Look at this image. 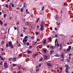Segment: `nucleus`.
Here are the masks:
<instances>
[{
	"mask_svg": "<svg viewBox=\"0 0 73 73\" xmlns=\"http://www.w3.org/2000/svg\"><path fill=\"white\" fill-rule=\"evenodd\" d=\"M7 63L6 62L4 63V66L5 69H7V68H8V66H7Z\"/></svg>",
	"mask_w": 73,
	"mask_h": 73,
	"instance_id": "nucleus-1",
	"label": "nucleus"
},
{
	"mask_svg": "<svg viewBox=\"0 0 73 73\" xmlns=\"http://www.w3.org/2000/svg\"><path fill=\"white\" fill-rule=\"evenodd\" d=\"M27 41V39H25V38H24V39L23 40V42L24 43V45H26V42Z\"/></svg>",
	"mask_w": 73,
	"mask_h": 73,
	"instance_id": "nucleus-2",
	"label": "nucleus"
},
{
	"mask_svg": "<svg viewBox=\"0 0 73 73\" xmlns=\"http://www.w3.org/2000/svg\"><path fill=\"white\" fill-rule=\"evenodd\" d=\"M1 60V61H4V59L3 58V55L1 54L0 55V60Z\"/></svg>",
	"mask_w": 73,
	"mask_h": 73,
	"instance_id": "nucleus-3",
	"label": "nucleus"
},
{
	"mask_svg": "<svg viewBox=\"0 0 73 73\" xmlns=\"http://www.w3.org/2000/svg\"><path fill=\"white\" fill-rule=\"evenodd\" d=\"M41 28H40V31H43L44 30V26H40Z\"/></svg>",
	"mask_w": 73,
	"mask_h": 73,
	"instance_id": "nucleus-4",
	"label": "nucleus"
},
{
	"mask_svg": "<svg viewBox=\"0 0 73 73\" xmlns=\"http://www.w3.org/2000/svg\"><path fill=\"white\" fill-rule=\"evenodd\" d=\"M41 64H40L38 66H36V69H37V68H40V67L41 66Z\"/></svg>",
	"mask_w": 73,
	"mask_h": 73,
	"instance_id": "nucleus-5",
	"label": "nucleus"
},
{
	"mask_svg": "<svg viewBox=\"0 0 73 73\" xmlns=\"http://www.w3.org/2000/svg\"><path fill=\"white\" fill-rule=\"evenodd\" d=\"M9 47H11V46L12 45V43L11 42H9Z\"/></svg>",
	"mask_w": 73,
	"mask_h": 73,
	"instance_id": "nucleus-6",
	"label": "nucleus"
},
{
	"mask_svg": "<svg viewBox=\"0 0 73 73\" xmlns=\"http://www.w3.org/2000/svg\"><path fill=\"white\" fill-rule=\"evenodd\" d=\"M44 25H45V23L44 22H42L41 25H40V26H44Z\"/></svg>",
	"mask_w": 73,
	"mask_h": 73,
	"instance_id": "nucleus-7",
	"label": "nucleus"
},
{
	"mask_svg": "<svg viewBox=\"0 0 73 73\" xmlns=\"http://www.w3.org/2000/svg\"><path fill=\"white\" fill-rule=\"evenodd\" d=\"M65 72L66 73H70L68 71V68H66Z\"/></svg>",
	"mask_w": 73,
	"mask_h": 73,
	"instance_id": "nucleus-8",
	"label": "nucleus"
},
{
	"mask_svg": "<svg viewBox=\"0 0 73 73\" xmlns=\"http://www.w3.org/2000/svg\"><path fill=\"white\" fill-rule=\"evenodd\" d=\"M43 52L44 53H46V50L44 49L43 50Z\"/></svg>",
	"mask_w": 73,
	"mask_h": 73,
	"instance_id": "nucleus-9",
	"label": "nucleus"
},
{
	"mask_svg": "<svg viewBox=\"0 0 73 73\" xmlns=\"http://www.w3.org/2000/svg\"><path fill=\"white\" fill-rule=\"evenodd\" d=\"M43 43L44 44H45V43H46V40H44V41H43Z\"/></svg>",
	"mask_w": 73,
	"mask_h": 73,
	"instance_id": "nucleus-10",
	"label": "nucleus"
},
{
	"mask_svg": "<svg viewBox=\"0 0 73 73\" xmlns=\"http://www.w3.org/2000/svg\"><path fill=\"white\" fill-rule=\"evenodd\" d=\"M16 60V59L15 58H14L13 59V62H15V61Z\"/></svg>",
	"mask_w": 73,
	"mask_h": 73,
	"instance_id": "nucleus-11",
	"label": "nucleus"
},
{
	"mask_svg": "<svg viewBox=\"0 0 73 73\" xmlns=\"http://www.w3.org/2000/svg\"><path fill=\"white\" fill-rule=\"evenodd\" d=\"M47 65L48 66H49V67H50V66H51V64H50L49 63H48L47 64Z\"/></svg>",
	"mask_w": 73,
	"mask_h": 73,
	"instance_id": "nucleus-12",
	"label": "nucleus"
},
{
	"mask_svg": "<svg viewBox=\"0 0 73 73\" xmlns=\"http://www.w3.org/2000/svg\"><path fill=\"white\" fill-rule=\"evenodd\" d=\"M59 19V18L57 17H55V19H56V20H58Z\"/></svg>",
	"mask_w": 73,
	"mask_h": 73,
	"instance_id": "nucleus-13",
	"label": "nucleus"
},
{
	"mask_svg": "<svg viewBox=\"0 0 73 73\" xmlns=\"http://www.w3.org/2000/svg\"><path fill=\"white\" fill-rule=\"evenodd\" d=\"M42 60H43V58H41L39 60V62H41V61H42Z\"/></svg>",
	"mask_w": 73,
	"mask_h": 73,
	"instance_id": "nucleus-14",
	"label": "nucleus"
},
{
	"mask_svg": "<svg viewBox=\"0 0 73 73\" xmlns=\"http://www.w3.org/2000/svg\"><path fill=\"white\" fill-rule=\"evenodd\" d=\"M16 65H17V64H13V67H15L16 66Z\"/></svg>",
	"mask_w": 73,
	"mask_h": 73,
	"instance_id": "nucleus-15",
	"label": "nucleus"
},
{
	"mask_svg": "<svg viewBox=\"0 0 73 73\" xmlns=\"http://www.w3.org/2000/svg\"><path fill=\"white\" fill-rule=\"evenodd\" d=\"M9 45L8 44V43H7L6 44V47H7V48H8V47H9Z\"/></svg>",
	"mask_w": 73,
	"mask_h": 73,
	"instance_id": "nucleus-16",
	"label": "nucleus"
},
{
	"mask_svg": "<svg viewBox=\"0 0 73 73\" xmlns=\"http://www.w3.org/2000/svg\"><path fill=\"white\" fill-rule=\"evenodd\" d=\"M35 34L36 35H39V32H36L35 33Z\"/></svg>",
	"mask_w": 73,
	"mask_h": 73,
	"instance_id": "nucleus-17",
	"label": "nucleus"
},
{
	"mask_svg": "<svg viewBox=\"0 0 73 73\" xmlns=\"http://www.w3.org/2000/svg\"><path fill=\"white\" fill-rule=\"evenodd\" d=\"M42 48V45H40L39 46V49H41Z\"/></svg>",
	"mask_w": 73,
	"mask_h": 73,
	"instance_id": "nucleus-18",
	"label": "nucleus"
},
{
	"mask_svg": "<svg viewBox=\"0 0 73 73\" xmlns=\"http://www.w3.org/2000/svg\"><path fill=\"white\" fill-rule=\"evenodd\" d=\"M44 58H45V60H47V59L48 58V56H45Z\"/></svg>",
	"mask_w": 73,
	"mask_h": 73,
	"instance_id": "nucleus-19",
	"label": "nucleus"
},
{
	"mask_svg": "<svg viewBox=\"0 0 73 73\" xmlns=\"http://www.w3.org/2000/svg\"><path fill=\"white\" fill-rule=\"evenodd\" d=\"M39 18H38L37 20L36 21V23H37L38 22V20H39Z\"/></svg>",
	"mask_w": 73,
	"mask_h": 73,
	"instance_id": "nucleus-20",
	"label": "nucleus"
},
{
	"mask_svg": "<svg viewBox=\"0 0 73 73\" xmlns=\"http://www.w3.org/2000/svg\"><path fill=\"white\" fill-rule=\"evenodd\" d=\"M0 24H1V25H3V22H2V21H1L0 20Z\"/></svg>",
	"mask_w": 73,
	"mask_h": 73,
	"instance_id": "nucleus-21",
	"label": "nucleus"
},
{
	"mask_svg": "<svg viewBox=\"0 0 73 73\" xmlns=\"http://www.w3.org/2000/svg\"><path fill=\"white\" fill-rule=\"evenodd\" d=\"M27 53H28L29 54H30V53H32V52L29 51L27 52Z\"/></svg>",
	"mask_w": 73,
	"mask_h": 73,
	"instance_id": "nucleus-22",
	"label": "nucleus"
},
{
	"mask_svg": "<svg viewBox=\"0 0 73 73\" xmlns=\"http://www.w3.org/2000/svg\"><path fill=\"white\" fill-rule=\"evenodd\" d=\"M57 46L58 47V46H60V44H58V43L57 42Z\"/></svg>",
	"mask_w": 73,
	"mask_h": 73,
	"instance_id": "nucleus-23",
	"label": "nucleus"
},
{
	"mask_svg": "<svg viewBox=\"0 0 73 73\" xmlns=\"http://www.w3.org/2000/svg\"><path fill=\"white\" fill-rule=\"evenodd\" d=\"M11 5L12 7H14L15 6H14V5L12 4V3H11Z\"/></svg>",
	"mask_w": 73,
	"mask_h": 73,
	"instance_id": "nucleus-24",
	"label": "nucleus"
},
{
	"mask_svg": "<svg viewBox=\"0 0 73 73\" xmlns=\"http://www.w3.org/2000/svg\"><path fill=\"white\" fill-rule=\"evenodd\" d=\"M34 55H35V57H36V56H37L38 55V54H37V53L35 54Z\"/></svg>",
	"mask_w": 73,
	"mask_h": 73,
	"instance_id": "nucleus-25",
	"label": "nucleus"
},
{
	"mask_svg": "<svg viewBox=\"0 0 73 73\" xmlns=\"http://www.w3.org/2000/svg\"><path fill=\"white\" fill-rule=\"evenodd\" d=\"M6 16H7V15L6 14H4V18H5Z\"/></svg>",
	"mask_w": 73,
	"mask_h": 73,
	"instance_id": "nucleus-26",
	"label": "nucleus"
},
{
	"mask_svg": "<svg viewBox=\"0 0 73 73\" xmlns=\"http://www.w3.org/2000/svg\"><path fill=\"white\" fill-rule=\"evenodd\" d=\"M34 45H37V43H36V42H34Z\"/></svg>",
	"mask_w": 73,
	"mask_h": 73,
	"instance_id": "nucleus-27",
	"label": "nucleus"
},
{
	"mask_svg": "<svg viewBox=\"0 0 73 73\" xmlns=\"http://www.w3.org/2000/svg\"><path fill=\"white\" fill-rule=\"evenodd\" d=\"M21 12H23V9L22 8L21 9Z\"/></svg>",
	"mask_w": 73,
	"mask_h": 73,
	"instance_id": "nucleus-28",
	"label": "nucleus"
},
{
	"mask_svg": "<svg viewBox=\"0 0 73 73\" xmlns=\"http://www.w3.org/2000/svg\"><path fill=\"white\" fill-rule=\"evenodd\" d=\"M21 57H22V54L21 55H19V58H21Z\"/></svg>",
	"mask_w": 73,
	"mask_h": 73,
	"instance_id": "nucleus-29",
	"label": "nucleus"
},
{
	"mask_svg": "<svg viewBox=\"0 0 73 73\" xmlns=\"http://www.w3.org/2000/svg\"><path fill=\"white\" fill-rule=\"evenodd\" d=\"M23 7H24V8L25 7V3H23Z\"/></svg>",
	"mask_w": 73,
	"mask_h": 73,
	"instance_id": "nucleus-30",
	"label": "nucleus"
},
{
	"mask_svg": "<svg viewBox=\"0 0 73 73\" xmlns=\"http://www.w3.org/2000/svg\"><path fill=\"white\" fill-rule=\"evenodd\" d=\"M67 50L69 52V51L70 50V48H68V49H67Z\"/></svg>",
	"mask_w": 73,
	"mask_h": 73,
	"instance_id": "nucleus-31",
	"label": "nucleus"
},
{
	"mask_svg": "<svg viewBox=\"0 0 73 73\" xmlns=\"http://www.w3.org/2000/svg\"><path fill=\"white\" fill-rule=\"evenodd\" d=\"M50 49H53V46H51Z\"/></svg>",
	"mask_w": 73,
	"mask_h": 73,
	"instance_id": "nucleus-32",
	"label": "nucleus"
},
{
	"mask_svg": "<svg viewBox=\"0 0 73 73\" xmlns=\"http://www.w3.org/2000/svg\"><path fill=\"white\" fill-rule=\"evenodd\" d=\"M29 49H31L32 48V46H29Z\"/></svg>",
	"mask_w": 73,
	"mask_h": 73,
	"instance_id": "nucleus-33",
	"label": "nucleus"
},
{
	"mask_svg": "<svg viewBox=\"0 0 73 73\" xmlns=\"http://www.w3.org/2000/svg\"><path fill=\"white\" fill-rule=\"evenodd\" d=\"M6 7L7 8H8V7H9V6H8V4H6Z\"/></svg>",
	"mask_w": 73,
	"mask_h": 73,
	"instance_id": "nucleus-34",
	"label": "nucleus"
},
{
	"mask_svg": "<svg viewBox=\"0 0 73 73\" xmlns=\"http://www.w3.org/2000/svg\"><path fill=\"white\" fill-rule=\"evenodd\" d=\"M11 48H13V45H12L10 46Z\"/></svg>",
	"mask_w": 73,
	"mask_h": 73,
	"instance_id": "nucleus-35",
	"label": "nucleus"
},
{
	"mask_svg": "<svg viewBox=\"0 0 73 73\" xmlns=\"http://www.w3.org/2000/svg\"><path fill=\"white\" fill-rule=\"evenodd\" d=\"M61 56H62V58H64V55L63 54H62Z\"/></svg>",
	"mask_w": 73,
	"mask_h": 73,
	"instance_id": "nucleus-36",
	"label": "nucleus"
},
{
	"mask_svg": "<svg viewBox=\"0 0 73 73\" xmlns=\"http://www.w3.org/2000/svg\"><path fill=\"white\" fill-rule=\"evenodd\" d=\"M27 45H29V42H27Z\"/></svg>",
	"mask_w": 73,
	"mask_h": 73,
	"instance_id": "nucleus-37",
	"label": "nucleus"
},
{
	"mask_svg": "<svg viewBox=\"0 0 73 73\" xmlns=\"http://www.w3.org/2000/svg\"><path fill=\"white\" fill-rule=\"evenodd\" d=\"M36 72H38V70H39V68H37H37H36Z\"/></svg>",
	"mask_w": 73,
	"mask_h": 73,
	"instance_id": "nucleus-38",
	"label": "nucleus"
},
{
	"mask_svg": "<svg viewBox=\"0 0 73 73\" xmlns=\"http://www.w3.org/2000/svg\"><path fill=\"white\" fill-rule=\"evenodd\" d=\"M44 7H43L42 9V11H44Z\"/></svg>",
	"mask_w": 73,
	"mask_h": 73,
	"instance_id": "nucleus-39",
	"label": "nucleus"
},
{
	"mask_svg": "<svg viewBox=\"0 0 73 73\" xmlns=\"http://www.w3.org/2000/svg\"><path fill=\"white\" fill-rule=\"evenodd\" d=\"M55 56H56V57H58L60 56V55H55Z\"/></svg>",
	"mask_w": 73,
	"mask_h": 73,
	"instance_id": "nucleus-40",
	"label": "nucleus"
},
{
	"mask_svg": "<svg viewBox=\"0 0 73 73\" xmlns=\"http://www.w3.org/2000/svg\"><path fill=\"white\" fill-rule=\"evenodd\" d=\"M57 39H56L55 42V43H56L57 42Z\"/></svg>",
	"mask_w": 73,
	"mask_h": 73,
	"instance_id": "nucleus-41",
	"label": "nucleus"
},
{
	"mask_svg": "<svg viewBox=\"0 0 73 73\" xmlns=\"http://www.w3.org/2000/svg\"><path fill=\"white\" fill-rule=\"evenodd\" d=\"M60 48H62V44H61V43H60Z\"/></svg>",
	"mask_w": 73,
	"mask_h": 73,
	"instance_id": "nucleus-42",
	"label": "nucleus"
},
{
	"mask_svg": "<svg viewBox=\"0 0 73 73\" xmlns=\"http://www.w3.org/2000/svg\"><path fill=\"white\" fill-rule=\"evenodd\" d=\"M71 46H69L68 47V48H69V49H71Z\"/></svg>",
	"mask_w": 73,
	"mask_h": 73,
	"instance_id": "nucleus-43",
	"label": "nucleus"
},
{
	"mask_svg": "<svg viewBox=\"0 0 73 73\" xmlns=\"http://www.w3.org/2000/svg\"><path fill=\"white\" fill-rule=\"evenodd\" d=\"M21 68V67H20V66H19L18 67V69H19V70H20V69Z\"/></svg>",
	"mask_w": 73,
	"mask_h": 73,
	"instance_id": "nucleus-44",
	"label": "nucleus"
},
{
	"mask_svg": "<svg viewBox=\"0 0 73 73\" xmlns=\"http://www.w3.org/2000/svg\"><path fill=\"white\" fill-rule=\"evenodd\" d=\"M21 37H23V36H23V34H21Z\"/></svg>",
	"mask_w": 73,
	"mask_h": 73,
	"instance_id": "nucleus-45",
	"label": "nucleus"
},
{
	"mask_svg": "<svg viewBox=\"0 0 73 73\" xmlns=\"http://www.w3.org/2000/svg\"><path fill=\"white\" fill-rule=\"evenodd\" d=\"M60 70H62V67H60Z\"/></svg>",
	"mask_w": 73,
	"mask_h": 73,
	"instance_id": "nucleus-46",
	"label": "nucleus"
},
{
	"mask_svg": "<svg viewBox=\"0 0 73 73\" xmlns=\"http://www.w3.org/2000/svg\"><path fill=\"white\" fill-rule=\"evenodd\" d=\"M67 50V49H65L64 50V52H65Z\"/></svg>",
	"mask_w": 73,
	"mask_h": 73,
	"instance_id": "nucleus-47",
	"label": "nucleus"
},
{
	"mask_svg": "<svg viewBox=\"0 0 73 73\" xmlns=\"http://www.w3.org/2000/svg\"><path fill=\"white\" fill-rule=\"evenodd\" d=\"M21 46V44H19L18 46V47H20Z\"/></svg>",
	"mask_w": 73,
	"mask_h": 73,
	"instance_id": "nucleus-48",
	"label": "nucleus"
},
{
	"mask_svg": "<svg viewBox=\"0 0 73 73\" xmlns=\"http://www.w3.org/2000/svg\"><path fill=\"white\" fill-rule=\"evenodd\" d=\"M11 3L10 4V5H9V7L10 8H11Z\"/></svg>",
	"mask_w": 73,
	"mask_h": 73,
	"instance_id": "nucleus-49",
	"label": "nucleus"
},
{
	"mask_svg": "<svg viewBox=\"0 0 73 73\" xmlns=\"http://www.w3.org/2000/svg\"><path fill=\"white\" fill-rule=\"evenodd\" d=\"M52 38H48V40H51Z\"/></svg>",
	"mask_w": 73,
	"mask_h": 73,
	"instance_id": "nucleus-50",
	"label": "nucleus"
},
{
	"mask_svg": "<svg viewBox=\"0 0 73 73\" xmlns=\"http://www.w3.org/2000/svg\"><path fill=\"white\" fill-rule=\"evenodd\" d=\"M50 29L51 31H52V27H50Z\"/></svg>",
	"mask_w": 73,
	"mask_h": 73,
	"instance_id": "nucleus-51",
	"label": "nucleus"
},
{
	"mask_svg": "<svg viewBox=\"0 0 73 73\" xmlns=\"http://www.w3.org/2000/svg\"><path fill=\"white\" fill-rule=\"evenodd\" d=\"M33 38H34V37L33 36H32V37H31V39H33Z\"/></svg>",
	"mask_w": 73,
	"mask_h": 73,
	"instance_id": "nucleus-52",
	"label": "nucleus"
},
{
	"mask_svg": "<svg viewBox=\"0 0 73 73\" xmlns=\"http://www.w3.org/2000/svg\"><path fill=\"white\" fill-rule=\"evenodd\" d=\"M69 67V65H66V68H68Z\"/></svg>",
	"mask_w": 73,
	"mask_h": 73,
	"instance_id": "nucleus-53",
	"label": "nucleus"
},
{
	"mask_svg": "<svg viewBox=\"0 0 73 73\" xmlns=\"http://www.w3.org/2000/svg\"><path fill=\"white\" fill-rule=\"evenodd\" d=\"M50 53H53V50H52L50 51Z\"/></svg>",
	"mask_w": 73,
	"mask_h": 73,
	"instance_id": "nucleus-54",
	"label": "nucleus"
},
{
	"mask_svg": "<svg viewBox=\"0 0 73 73\" xmlns=\"http://www.w3.org/2000/svg\"><path fill=\"white\" fill-rule=\"evenodd\" d=\"M27 37H28L27 36H26L25 38V39H26V38H27Z\"/></svg>",
	"mask_w": 73,
	"mask_h": 73,
	"instance_id": "nucleus-55",
	"label": "nucleus"
},
{
	"mask_svg": "<svg viewBox=\"0 0 73 73\" xmlns=\"http://www.w3.org/2000/svg\"><path fill=\"white\" fill-rule=\"evenodd\" d=\"M24 29H25V30H27V28H23Z\"/></svg>",
	"mask_w": 73,
	"mask_h": 73,
	"instance_id": "nucleus-56",
	"label": "nucleus"
},
{
	"mask_svg": "<svg viewBox=\"0 0 73 73\" xmlns=\"http://www.w3.org/2000/svg\"><path fill=\"white\" fill-rule=\"evenodd\" d=\"M14 28L15 30H16L17 29H16V27H14Z\"/></svg>",
	"mask_w": 73,
	"mask_h": 73,
	"instance_id": "nucleus-57",
	"label": "nucleus"
},
{
	"mask_svg": "<svg viewBox=\"0 0 73 73\" xmlns=\"http://www.w3.org/2000/svg\"><path fill=\"white\" fill-rule=\"evenodd\" d=\"M11 1V0H8L7 1V3H8V2H9V1Z\"/></svg>",
	"mask_w": 73,
	"mask_h": 73,
	"instance_id": "nucleus-58",
	"label": "nucleus"
},
{
	"mask_svg": "<svg viewBox=\"0 0 73 73\" xmlns=\"http://www.w3.org/2000/svg\"><path fill=\"white\" fill-rule=\"evenodd\" d=\"M11 59H12L11 58H9V61H11Z\"/></svg>",
	"mask_w": 73,
	"mask_h": 73,
	"instance_id": "nucleus-59",
	"label": "nucleus"
},
{
	"mask_svg": "<svg viewBox=\"0 0 73 73\" xmlns=\"http://www.w3.org/2000/svg\"><path fill=\"white\" fill-rule=\"evenodd\" d=\"M50 46L49 45H48L47 46V48H49L50 47Z\"/></svg>",
	"mask_w": 73,
	"mask_h": 73,
	"instance_id": "nucleus-60",
	"label": "nucleus"
},
{
	"mask_svg": "<svg viewBox=\"0 0 73 73\" xmlns=\"http://www.w3.org/2000/svg\"><path fill=\"white\" fill-rule=\"evenodd\" d=\"M1 43V44H3V43H4V41H2Z\"/></svg>",
	"mask_w": 73,
	"mask_h": 73,
	"instance_id": "nucleus-61",
	"label": "nucleus"
},
{
	"mask_svg": "<svg viewBox=\"0 0 73 73\" xmlns=\"http://www.w3.org/2000/svg\"><path fill=\"white\" fill-rule=\"evenodd\" d=\"M66 53H68V51L67 50L66 51Z\"/></svg>",
	"mask_w": 73,
	"mask_h": 73,
	"instance_id": "nucleus-62",
	"label": "nucleus"
},
{
	"mask_svg": "<svg viewBox=\"0 0 73 73\" xmlns=\"http://www.w3.org/2000/svg\"><path fill=\"white\" fill-rule=\"evenodd\" d=\"M18 73H21V71H19Z\"/></svg>",
	"mask_w": 73,
	"mask_h": 73,
	"instance_id": "nucleus-63",
	"label": "nucleus"
},
{
	"mask_svg": "<svg viewBox=\"0 0 73 73\" xmlns=\"http://www.w3.org/2000/svg\"><path fill=\"white\" fill-rule=\"evenodd\" d=\"M56 48V47H55V46H53V49H54V48Z\"/></svg>",
	"mask_w": 73,
	"mask_h": 73,
	"instance_id": "nucleus-64",
	"label": "nucleus"
}]
</instances>
